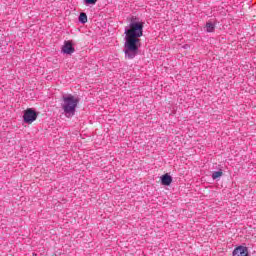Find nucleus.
<instances>
[{
  "instance_id": "f257e3e1",
  "label": "nucleus",
  "mask_w": 256,
  "mask_h": 256,
  "mask_svg": "<svg viewBox=\"0 0 256 256\" xmlns=\"http://www.w3.org/2000/svg\"><path fill=\"white\" fill-rule=\"evenodd\" d=\"M143 25L141 21H132L129 29L125 30L124 53L128 59H133L141 47V39L143 37Z\"/></svg>"
},
{
  "instance_id": "f03ea898",
  "label": "nucleus",
  "mask_w": 256,
  "mask_h": 256,
  "mask_svg": "<svg viewBox=\"0 0 256 256\" xmlns=\"http://www.w3.org/2000/svg\"><path fill=\"white\" fill-rule=\"evenodd\" d=\"M62 99V109L66 117H73V115H75V109H77V105H79V99L71 94L68 96H63Z\"/></svg>"
},
{
  "instance_id": "7ed1b4c3",
  "label": "nucleus",
  "mask_w": 256,
  "mask_h": 256,
  "mask_svg": "<svg viewBox=\"0 0 256 256\" xmlns=\"http://www.w3.org/2000/svg\"><path fill=\"white\" fill-rule=\"evenodd\" d=\"M23 119L25 123L31 125L33 121L37 120V112L31 108H28L24 111Z\"/></svg>"
},
{
  "instance_id": "20e7f679",
  "label": "nucleus",
  "mask_w": 256,
  "mask_h": 256,
  "mask_svg": "<svg viewBox=\"0 0 256 256\" xmlns=\"http://www.w3.org/2000/svg\"><path fill=\"white\" fill-rule=\"evenodd\" d=\"M233 256H249V249L245 246H238L234 249Z\"/></svg>"
},
{
  "instance_id": "39448f33",
  "label": "nucleus",
  "mask_w": 256,
  "mask_h": 256,
  "mask_svg": "<svg viewBox=\"0 0 256 256\" xmlns=\"http://www.w3.org/2000/svg\"><path fill=\"white\" fill-rule=\"evenodd\" d=\"M62 51L66 53V55H71L72 53H75V48H73V44L71 41H66L62 47Z\"/></svg>"
},
{
  "instance_id": "423d86ee",
  "label": "nucleus",
  "mask_w": 256,
  "mask_h": 256,
  "mask_svg": "<svg viewBox=\"0 0 256 256\" xmlns=\"http://www.w3.org/2000/svg\"><path fill=\"white\" fill-rule=\"evenodd\" d=\"M161 183H162V185L169 186V185H171V183H173V178H171V176L169 174H164L161 177Z\"/></svg>"
},
{
  "instance_id": "0eeeda50",
  "label": "nucleus",
  "mask_w": 256,
  "mask_h": 256,
  "mask_svg": "<svg viewBox=\"0 0 256 256\" xmlns=\"http://www.w3.org/2000/svg\"><path fill=\"white\" fill-rule=\"evenodd\" d=\"M205 29L207 33H213V31H215V24L213 22H207Z\"/></svg>"
},
{
  "instance_id": "6e6552de",
  "label": "nucleus",
  "mask_w": 256,
  "mask_h": 256,
  "mask_svg": "<svg viewBox=\"0 0 256 256\" xmlns=\"http://www.w3.org/2000/svg\"><path fill=\"white\" fill-rule=\"evenodd\" d=\"M219 177H223V171L213 172L212 179H219Z\"/></svg>"
},
{
  "instance_id": "1a4fd4ad",
  "label": "nucleus",
  "mask_w": 256,
  "mask_h": 256,
  "mask_svg": "<svg viewBox=\"0 0 256 256\" xmlns=\"http://www.w3.org/2000/svg\"><path fill=\"white\" fill-rule=\"evenodd\" d=\"M79 21H80V23H87V14L80 13Z\"/></svg>"
},
{
  "instance_id": "9d476101",
  "label": "nucleus",
  "mask_w": 256,
  "mask_h": 256,
  "mask_svg": "<svg viewBox=\"0 0 256 256\" xmlns=\"http://www.w3.org/2000/svg\"><path fill=\"white\" fill-rule=\"evenodd\" d=\"M86 5H95L97 3V0H84Z\"/></svg>"
}]
</instances>
